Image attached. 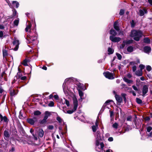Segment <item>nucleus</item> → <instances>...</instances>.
Returning <instances> with one entry per match:
<instances>
[{
  "label": "nucleus",
  "instance_id": "obj_1",
  "mask_svg": "<svg viewBox=\"0 0 152 152\" xmlns=\"http://www.w3.org/2000/svg\"><path fill=\"white\" fill-rule=\"evenodd\" d=\"M96 150L99 152H101L102 151L104 145L103 142L104 140L102 134H96Z\"/></svg>",
  "mask_w": 152,
  "mask_h": 152
},
{
  "label": "nucleus",
  "instance_id": "obj_2",
  "mask_svg": "<svg viewBox=\"0 0 152 152\" xmlns=\"http://www.w3.org/2000/svg\"><path fill=\"white\" fill-rule=\"evenodd\" d=\"M142 33L141 31L133 30L131 31L130 36L131 37H134L133 39L135 41H139L140 38L142 37Z\"/></svg>",
  "mask_w": 152,
  "mask_h": 152
},
{
  "label": "nucleus",
  "instance_id": "obj_3",
  "mask_svg": "<svg viewBox=\"0 0 152 152\" xmlns=\"http://www.w3.org/2000/svg\"><path fill=\"white\" fill-rule=\"evenodd\" d=\"M103 74L105 77L109 79L112 80L114 79L115 75L114 73L110 72L108 71L104 72Z\"/></svg>",
  "mask_w": 152,
  "mask_h": 152
},
{
  "label": "nucleus",
  "instance_id": "obj_4",
  "mask_svg": "<svg viewBox=\"0 0 152 152\" xmlns=\"http://www.w3.org/2000/svg\"><path fill=\"white\" fill-rule=\"evenodd\" d=\"M149 86L147 85H145L142 86V96H144L148 92Z\"/></svg>",
  "mask_w": 152,
  "mask_h": 152
},
{
  "label": "nucleus",
  "instance_id": "obj_5",
  "mask_svg": "<svg viewBox=\"0 0 152 152\" xmlns=\"http://www.w3.org/2000/svg\"><path fill=\"white\" fill-rule=\"evenodd\" d=\"M72 100L73 101V104H74V108L75 110H76L78 105V102L76 96H74Z\"/></svg>",
  "mask_w": 152,
  "mask_h": 152
},
{
  "label": "nucleus",
  "instance_id": "obj_6",
  "mask_svg": "<svg viewBox=\"0 0 152 152\" xmlns=\"http://www.w3.org/2000/svg\"><path fill=\"white\" fill-rule=\"evenodd\" d=\"M110 39L113 42H118L121 40V39L119 37H113V36H110Z\"/></svg>",
  "mask_w": 152,
  "mask_h": 152
},
{
  "label": "nucleus",
  "instance_id": "obj_7",
  "mask_svg": "<svg viewBox=\"0 0 152 152\" xmlns=\"http://www.w3.org/2000/svg\"><path fill=\"white\" fill-rule=\"evenodd\" d=\"M10 94L11 96V99L12 98V97L17 94L18 92H15V89H13L12 87H11L9 89Z\"/></svg>",
  "mask_w": 152,
  "mask_h": 152
},
{
  "label": "nucleus",
  "instance_id": "obj_8",
  "mask_svg": "<svg viewBox=\"0 0 152 152\" xmlns=\"http://www.w3.org/2000/svg\"><path fill=\"white\" fill-rule=\"evenodd\" d=\"M0 122L3 121L4 122L6 123H8L9 121V120L7 116H5L3 117L1 114H0Z\"/></svg>",
  "mask_w": 152,
  "mask_h": 152
},
{
  "label": "nucleus",
  "instance_id": "obj_9",
  "mask_svg": "<svg viewBox=\"0 0 152 152\" xmlns=\"http://www.w3.org/2000/svg\"><path fill=\"white\" fill-rule=\"evenodd\" d=\"M13 44L14 45H15V47L14 48V50L15 51H17L19 48V41L18 40L14 39Z\"/></svg>",
  "mask_w": 152,
  "mask_h": 152
},
{
  "label": "nucleus",
  "instance_id": "obj_10",
  "mask_svg": "<svg viewBox=\"0 0 152 152\" xmlns=\"http://www.w3.org/2000/svg\"><path fill=\"white\" fill-rule=\"evenodd\" d=\"M11 4L12 7L10 8L13 9L15 7L16 8H18L19 6V3L17 1H13Z\"/></svg>",
  "mask_w": 152,
  "mask_h": 152
},
{
  "label": "nucleus",
  "instance_id": "obj_11",
  "mask_svg": "<svg viewBox=\"0 0 152 152\" xmlns=\"http://www.w3.org/2000/svg\"><path fill=\"white\" fill-rule=\"evenodd\" d=\"M76 85L78 87L77 88L79 89L83 90H85L86 89V87L83 83H77V84H76Z\"/></svg>",
  "mask_w": 152,
  "mask_h": 152
},
{
  "label": "nucleus",
  "instance_id": "obj_12",
  "mask_svg": "<svg viewBox=\"0 0 152 152\" xmlns=\"http://www.w3.org/2000/svg\"><path fill=\"white\" fill-rule=\"evenodd\" d=\"M37 121V119L35 118H34L33 119L32 118H28L27 120V122L31 125H33L34 122L36 121Z\"/></svg>",
  "mask_w": 152,
  "mask_h": 152
},
{
  "label": "nucleus",
  "instance_id": "obj_13",
  "mask_svg": "<svg viewBox=\"0 0 152 152\" xmlns=\"http://www.w3.org/2000/svg\"><path fill=\"white\" fill-rule=\"evenodd\" d=\"M29 38V39H28L29 42V43H31L32 42L36 40L37 39L36 36H33L30 35Z\"/></svg>",
  "mask_w": 152,
  "mask_h": 152
},
{
  "label": "nucleus",
  "instance_id": "obj_14",
  "mask_svg": "<svg viewBox=\"0 0 152 152\" xmlns=\"http://www.w3.org/2000/svg\"><path fill=\"white\" fill-rule=\"evenodd\" d=\"M151 49L150 46H145L143 48L144 52L146 53H149L151 51Z\"/></svg>",
  "mask_w": 152,
  "mask_h": 152
},
{
  "label": "nucleus",
  "instance_id": "obj_15",
  "mask_svg": "<svg viewBox=\"0 0 152 152\" xmlns=\"http://www.w3.org/2000/svg\"><path fill=\"white\" fill-rule=\"evenodd\" d=\"M115 97L116 101L118 102L119 103H120L122 102L123 99L120 96L118 95H115Z\"/></svg>",
  "mask_w": 152,
  "mask_h": 152
},
{
  "label": "nucleus",
  "instance_id": "obj_16",
  "mask_svg": "<svg viewBox=\"0 0 152 152\" xmlns=\"http://www.w3.org/2000/svg\"><path fill=\"white\" fill-rule=\"evenodd\" d=\"M109 33L111 35L110 36H113V37H115L117 34V32L113 28L110 29Z\"/></svg>",
  "mask_w": 152,
  "mask_h": 152
},
{
  "label": "nucleus",
  "instance_id": "obj_17",
  "mask_svg": "<svg viewBox=\"0 0 152 152\" xmlns=\"http://www.w3.org/2000/svg\"><path fill=\"white\" fill-rule=\"evenodd\" d=\"M143 42L145 43L149 44L151 43V40L148 37H145L143 39Z\"/></svg>",
  "mask_w": 152,
  "mask_h": 152
},
{
  "label": "nucleus",
  "instance_id": "obj_18",
  "mask_svg": "<svg viewBox=\"0 0 152 152\" xmlns=\"http://www.w3.org/2000/svg\"><path fill=\"white\" fill-rule=\"evenodd\" d=\"M135 74L137 76H141L142 75V71L138 69L135 72Z\"/></svg>",
  "mask_w": 152,
  "mask_h": 152
},
{
  "label": "nucleus",
  "instance_id": "obj_19",
  "mask_svg": "<svg viewBox=\"0 0 152 152\" xmlns=\"http://www.w3.org/2000/svg\"><path fill=\"white\" fill-rule=\"evenodd\" d=\"M51 115L50 112L48 111H46L45 113V116L44 118L47 120L49 116Z\"/></svg>",
  "mask_w": 152,
  "mask_h": 152
},
{
  "label": "nucleus",
  "instance_id": "obj_20",
  "mask_svg": "<svg viewBox=\"0 0 152 152\" xmlns=\"http://www.w3.org/2000/svg\"><path fill=\"white\" fill-rule=\"evenodd\" d=\"M129 130V127H123L122 129V132H120V133H124L126 132H128Z\"/></svg>",
  "mask_w": 152,
  "mask_h": 152
},
{
  "label": "nucleus",
  "instance_id": "obj_21",
  "mask_svg": "<svg viewBox=\"0 0 152 152\" xmlns=\"http://www.w3.org/2000/svg\"><path fill=\"white\" fill-rule=\"evenodd\" d=\"M30 61V60L28 58H26L23 61L22 64L24 66H28L27 63Z\"/></svg>",
  "mask_w": 152,
  "mask_h": 152
},
{
  "label": "nucleus",
  "instance_id": "obj_22",
  "mask_svg": "<svg viewBox=\"0 0 152 152\" xmlns=\"http://www.w3.org/2000/svg\"><path fill=\"white\" fill-rule=\"evenodd\" d=\"M77 89L78 91V94L79 96L80 97V99L82 100L83 99L82 97L83 96V91L80 89H79L78 88H77Z\"/></svg>",
  "mask_w": 152,
  "mask_h": 152
},
{
  "label": "nucleus",
  "instance_id": "obj_23",
  "mask_svg": "<svg viewBox=\"0 0 152 152\" xmlns=\"http://www.w3.org/2000/svg\"><path fill=\"white\" fill-rule=\"evenodd\" d=\"M117 22H115L114 23L113 27L114 29L117 31H119L120 30L119 27L117 25Z\"/></svg>",
  "mask_w": 152,
  "mask_h": 152
},
{
  "label": "nucleus",
  "instance_id": "obj_24",
  "mask_svg": "<svg viewBox=\"0 0 152 152\" xmlns=\"http://www.w3.org/2000/svg\"><path fill=\"white\" fill-rule=\"evenodd\" d=\"M134 41L132 39H130L127 41L124 40L123 41V43H125L126 44H129L132 43Z\"/></svg>",
  "mask_w": 152,
  "mask_h": 152
},
{
  "label": "nucleus",
  "instance_id": "obj_25",
  "mask_svg": "<svg viewBox=\"0 0 152 152\" xmlns=\"http://www.w3.org/2000/svg\"><path fill=\"white\" fill-rule=\"evenodd\" d=\"M36 133H44L43 129L40 127H38L36 130Z\"/></svg>",
  "mask_w": 152,
  "mask_h": 152
},
{
  "label": "nucleus",
  "instance_id": "obj_26",
  "mask_svg": "<svg viewBox=\"0 0 152 152\" xmlns=\"http://www.w3.org/2000/svg\"><path fill=\"white\" fill-rule=\"evenodd\" d=\"M127 50L128 52H132L134 50L133 47L132 46H129L127 47Z\"/></svg>",
  "mask_w": 152,
  "mask_h": 152
},
{
  "label": "nucleus",
  "instance_id": "obj_27",
  "mask_svg": "<svg viewBox=\"0 0 152 152\" xmlns=\"http://www.w3.org/2000/svg\"><path fill=\"white\" fill-rule=\"evenodd\" d=\"M123 80L125 82H127L129 83H131L132 82V80H129L126 77H124L123 78Z\"/></svg>",
  "mask_w": 152,
  "mask_h": 152
},
{
  "label": "nucleus",
  "instance_id": "obj_28",
  "mask_svg": "<svg viewBox=\"0 0 152 152\" xmlns=\"http://www.w3.org/2000/svg\"><path fill=\"white\" fill-rule=\"evenodd\" d=\"M107 51L108 52V54L109 55L113 54L114 52V50L110 47L108 48Z\"/></svg>",
  "mask_w": 152,
  "mask_h": 152
},
{
  "label": "nucleus",
  "instance_id": "obj_29",
  "mask_svg": "<svg viewBox=\"0 0 152 152\" xmlns=\"http://www.w3.org/2000/svg\"><path fill=\"white\" fill-rule=\"evenodd\" d=\"M121 95L123 98L124 101V103H126V94H125L122 93L121 94Z\"/></svg>",
  "mask_w": 152,
  "mask_h": 152
},
{
  "label": "nucleus",
  "instance_id": "obj_30",
  "mask_svg": "<svg viewBox=\"0 0 152 152\" xmlns=\"http://www.w3.org/2000/svg\"><path fill=\"white\" fill-rule=\"evenodd\" d=\"M31 27V23H29L26 26V27L25 29V31L26 32H28V30Z\"/></svg>",
  "mask_w": 152,
  "mask_h": 152
},
{
  "label": "nucleus",
  "instance_id": "obj_31",
  "mask_svg": "<svg viewBox=\"0 0 152 152\" xmlns=\"http://www.w3.org/2000/svg\"><path fill=\"white\" fill-rule=\"evenodd\" d=\"M41 113L39 110H36L34 112V114L35 115H41Z\"/></svg>",
  "mask_w": 152,
  "mask_h": 152
},
{
  "label": "nucleus",
  "instance_id": "obj_32",
  "mask_svg": "<svg viewBox=\"0 0 152 152\" xmlns=\"http://www.w3.org/2000/svg\"><path fill=\"white\" fill-rule=\"evenodd\" d=\"M47 122V119L44 118L43 120H40L39 121V123L40 124H43L46 123Z\"/></svg>",
  "mask_w": 152,
  "mask_h": 152
},
{
  "label": "nucleus",
  "instance_id": "obj_33",
  "mask_svg": "<svg viewBox=\"0 0 152 152\" xmlns=\"http://www.w3.org/2000/svg\"><path fill=\"white\" fill-rule=\"evenodd\" d=\"M8 53L6 50H3V55L4 57H6L8 55Z\"/></svg>",
  "mask_w": 152,
  "mask_h": 152
},
{
  "label": "nucleus",
  "instance_id": "obj_34",
  "mask_svg": "<svg viewBox=\"0 0 152 152\" xmlns=\"http://www.w3.org/2000/svg\"><path fill=\"white\" fill-rule=\"evenodd\" d=\"M4 138L5 140H8L10 136L9 134H4Z\"/></svg>",
  "mask_w": 152,
  "mask_h": 152
},
{
  "label": "nucleus",
  "instance_id": "obj_35",
  "mask_svg": "<svg viewBox=\"0 0 152 152\" xmlns=\"http://www.w3.org/2000/svg\"><path fill=\"white\" fill-rule=\"evenodd\" d=\"M18 130L20 133H25V132L24 129L22 127H20L19 128Z\"/></svg>",
  "mask_w": 152,
  "mask_h": 152
},
{
  "label": "nucleus",
  "instance_id": "obj_36",
  "mask_svg": "<svg viewBox=\"0 0 152 152\" xmlns=\"http://www.w3.org/2000/svg\"><path fill=\"white\" fill-rule=\"evenodd\" d=\"M136 102L137 104H141L142 103V100L138 98H136Z\"/></svg>",
  "mask_w": 152,
  "mask_h": 152
},
{
  "label": "nucleus",
  "instance_id": "obj_37",
  "mask_svg": "<svg viewBox=\"0 0 152 152\" xmlns=\"http://www.w3.org/2000/svg\"><path fill=\"white\" fill-rule=\"evenodd\" d=\"M12 11L13 13L12 15L14 17L16 16L17 15V12L15 8H13V9H12Z\"/></svg>",
  "mask_w": 152,
  "mask_h": 152
},
{
  "label": "nucleus",
  "instance_id": "obj_38",
  "mask_svg": "<svg viewBox=\"0 0 152 152\" xmlns=\"http://www.w3.org/2000/svg\"><path fill=\"white\" fill-rule=\"evenodd\" d=\"M137 116L136 115H135V117L134 118L133 120V122L134 123V124L137 127Z\"/></svg>",
  "mask_w": 152,
  "mask_h": 152
},
{
  "label": "nucleus",
  "instance_id": "obj_39",
  "mask_svg": "<svg viewBox=\"0 0 152 152\" xmlns=\"http://www.w3.org/2000/svg\"><path fill=\"white\" fill-rule=\"evenodd\" d=\"M56 120L60 123H61L63 121L62 119L61 118V117L58 115L56 117Z\"/></svg>",
  "mask_w": 152,
  "mask_h": 152
},
{
  "label": "nucleus",
  "instance_id": "obj_40",
  "mask_svg": "<svg viewBox=\"0 0 152 152\" xmlns=\"http://www.w3.org/2000/svg\"><path fill=\"white\" fill-rule=\"evenodd\" d=\"M22 76V74H21H21H18V73H17V75L15 76V78H16V79L20 78L21 76Z\"/></svg>",
  "mask_w": 152,
  "mask_h": 152
},
{
  "label": "nucleus",
  "instance_id": "obj_41",
  "mask_svg": "<svg viewBox=\"0 0 152 152\" xmlns=\"http://www.w3.org/2000/svg\"><path fill=\"white\" fill-rule=\"evenodd\" d=\"M116 55L117 56L118 59L119 60H121V59L122 58V56L120 54L118 53H116Z\"/></svg>",
  "mask_w": 152,
  "mask_h": 152
},
{
  "label": "nucleus",
  "instance_id": "obj_42",
  "mask_svg": "<svg viewBox=\"0 0 152 152\" xmlns=\"http://www.w3.org/2000/svg\"><path fill=\"white\" fill-rule=\"evenodd\" d=\"M118 124L116 122L114 124H113L112 125L113 127V128H115L116 129H117L118 128Z\"/></svg>",
  "mask_w": 152,
  "mask_h": 152
},
{
  "label": "nucleus",
  "instance_id": "obj_43",
  "mask_svg": "<svg viewBox=\"0 0 152 152\" xmlns=\"http://www.w3.org/2000/svg\"><path fill=\"white\" fill-rule=\"evenodd\" d=\"M76 110L74 109V108H73V109L72 110H68L67 111V113L69 114H71L73 113L74 112H75Z\"/></svg>",
  "mask_w": 152,
  "mask_h": 152
},
{
  "label": "nucleus",
  "instance_id": "obj_44",
  "mask_svg": "<svg viewBox=\"0 0 152 152\" xmlns=\"http://www.w3.org/2000/svg\"><path fill=\"white\" fill-rule=\"evenodd\" d=\"M131 27L134 28L135 25L136 23L133 20H132L131 22Z\"/></svg>",
  "mask_w": 152,
  "mask_h": 152
},
{
  "label": "nucleus",
  "instance_id": "obj_45",
  "mask_svg": "<svg viewBox=\"0 0 152 152\" xmlns=\"http://www.w3.org/2000/svg\"><path fill=\"white\" fill-rule=\"evenodd\" d=\"M139 13L140 15V16H142L144 15V12L143 11V10L141 9H140L139 10Z\"/></svg>",
  "mask_w": 152,
  "mask_h": 152
},
{
  "label": "nucleus",
  "instance_id": "obj_46",
  "mask_svg": "<svg viewBox=\"0 0 152 152\" xmlns=\"http://www.w3.org/2000/svg\"><path fill=\"white\" fill-rule=\"evenodd\" d=\"M152 130V127L150 126H148L146 128L147 132H150Z\"/></svg>",
  "mask_w": 152,
  "mask_h": 152
},
{
  "label": "nucleus",
  "instance_id": "obj_47",
  "mask_svg": "<svg viewBox=\"0 0 152 152\" xmlns=\"http://www.w3.org/2000/svg\"><path fill=\"white\" fill-rule=\"evenodd\" d=\"M139 67L140 68V70L142 71V70L145 68V66L142 64H140L139 65Z\"/></svg>",
  "mask_w": 152,
  "mask_h": 152
},
{
  "label": "nucleus",
  "instance_id": "obj_48",
  "mask_svg": "<svg viewBox=\"0 0 152 152\" xmlns=\"http://www.w3.org/2000/svg\"><path fill=\"white\" fill-rule=\"evenodd\" d=\"M97 126L94 125H93V126H92V128L93 132H95L96 131L97 129Z\"/></svg>",
  "mask_w": 152,
  "mask_h": 152
},
{
  "label": "nucleus",
  "instance_id": "obj_49",
  "mask_svg": "<svg viewBox=\"0 0 152 152\" xmlns=\"http://www.w3.org/2000/svg\"><path fill=\"white\" fill-rule=\"evenodd\" d=\"M54 103L53 102L51 101L50 102V103L48 104V106L49 107H52L54 106Z\"/></svg>",
  "mask_w": 152,
  "mask_h": 152
},
{
  "label": "nucleus",
  "instance_id": "obj_50",
  "mask_svg": "<svg viewBox=\"0 0 152 152\" xmlns=\"http://www.w3.org/2000/svg\"><path fill=\"white\" fill-rule=\"evenodd\" d=\"M106 107V104H104V105L102 106L101 109V112H103L104 110V109H105Z\"/></svg>",
  "mask_w": 152,
  "mask_h": 152
},
{
  "label": "nucleus",
  "instance_id": "obj_51",
  "mask_svg": "<svg viewBox=\"0 0 152 152\" xmlns=\"http://www.w3.org/2000/svg\"><path fill=\"white\" fill-rule=\"evenodd\" d=\"M124 13V10L123 9H121L120 10L119 14L120 15H123Z\"/></svg>",
  "mask_w": 152,
  "mask_h": 152
},
{
  "label": "nucleus",
  "instance_id": "obj_52",
  "mask_svg": "<svg viewBox=\"0 0 152 152\" xmlns=\"http://www.w3.org/2000/svg\"><path fill=\"white\" fill-rule=\"evenodd\" d=\"M19 20H15L14 21V24L16 26H18L19 23Z\"/></svg>",
  "mask_w": 152,
  "mask_h": 152
},
{
  "label": "nucleus",
  "instance_id": "obj_53",
  "mask_svg": "<svg viewBox=\"0 0 152 152\" xmlns=\"http://www.w3.org/2000/svg\"><path fill=\"white\" fill-rule=\"evenodd\" d=\"M146 69L148 71H150L151 70V67L150 65H148L146 67Z\"/></svg>",
  "mask_w": 152,
  "mask_h": 152
},
{
  "label": "nucleus",
  "instance_id": "obj_54",
  "mask_svg": "<svg viewBox=\"0 0 152 152\" xmlns=\"http://www.w3.org/2000/svg\"><path fill=\"white\" fill-rule=\"evenodd\" d=\"M65 104L67 107H69L70 105L69 102V101L66 99H65Z\"/></svg>",
  "mask_w": 152,
  "mask_h": 152
},
{
  "label": "nucleus",
  "instance_id": "obj_55",
  "mask_svg": "<svg viewBox=\"0 0 152 152\" xmlns=\"http://www.w3.org/2000/svg\"><path fill=\"white\" fill-rule=\"evenodd\" d=\"M132 117L131 116H129L127 117L126 118V120L127 121H132Z\"/></svg>",
  "mask_w": 152,
  "mask_h": 152
},
{
  "label": "nucleus",
  "instance_id": "obj_56",
  "mask_svg": "<svg viewBox=\"0 0 152 152\" xmlns=\"http://www.w3.org/2000/svg\"><path fill=\"white\" fill-rule=\"evenodd\" d=\"M125 43H123L122 44H121L120 46V49H123V48L125 45Z\"/></svg>",
  "mask_w": 152,
  "mask_h": 152
},
{
  "label": "nucleus",
  "instance_id": "obj_57",
  "mask_svg": "<svg viewBox=\"0 0 152 152\" xmlns=\"http://www.w3.org/2000/svg\"><path fill=\"white\" fill-rule=\"evenodd\" d=\"M19 118L20 119H23L24 117L23 116L22 114H21V112H20L19 113Z\"/></svg>",
  "mask_w": 152,
  "mask_h": 152
},
{
  "label": "nucleus",
  "instance_id": "obj_58",
  "mask_svg": "<svg viewBox=\"0 0 152 152\" xmlns=\"http://www.w3.org/2000/svg\"><path fill=\"white\" fill-rule=\"evenodd\" d=\"M6 1L10 7H12L11 4L10 3V1L9 0H6Z\"/></svg>",
  "mask_w": 152,
  "mask_h": 152
},
{
  "label": "nucleus",
  "instance_id": "obj_59",
  "mask_svg": "<svg viewBox=\"0 0 152 152\" xmlns=\"http://www.w3.org/2000/svg\"><path fill=\"white\" fill-rule=\"evenodd\" d=\"M3 35L4 33L3 31H0V38H2L3 37Z\"/></svg>",
  "mask_w": 152,
  "mask_h": 152
},
{
  "label": "nucleus",
  "instance_id": "obj_60",
  "mask_svg": "<svg viewBox=\"0 0 152 152\" xmlns=\"http://www.w3.org/2000/svg\"><path fill=\"white\" fill-rule=\"evenodd\" d=\"M113 102V101L112 100H108L106 101L104 104H105L107 105V104L109 103L110 102Z\"/></svg>",
  "mask_w": 152,
  "mask_h": 152
},
{
  "label": "nucleus",
  "instance_id": "obj_61",
  "mask_svg": "<svg viewBox=\"0 0 152 152\" xmlns=\"http://www.w3.org/2000/svg\"><path fill=\"white\" fill-rule=\"evenodd\" d=\"M110 112V117H111L114 114V112L113 111H111L110 110H109Z\"/></svg>",
  "mask_w": 152,
  "mask_h": 152
},
{
  "label": "nucleus",
  "instance_id": "obj_62",
  "mask_svg": "<svg viewBox=\"0 0 152 152\" xmlns=\"http://www.w3.org/2000/svg\"><path fill=\"white\" fill-rule=\"evenodd\" d=\"M137 69V67L136 66L134 65L132 67V71L133 72H135Z\"/></svg>",
  "mask_w": 152,
  "mask_h": 152
},
{
  "label": "nucleus",
  "instance_id": "obj_63",
  "mask_svg": "<svg viewBox=\"0 0 152 152\" xmlns=\"http://www.w3.org/2000/svg\"><path fill=\"white\" fill-rule=\"evenodd\" d=\"M130 92L131 93H132L133 94V95L134 96H136V94L135 93V92L134 91L132 90L130 91Z\"/></svg>",
  "mask_w": 152,
  "mask_h": 152
},
{
  "label": "nucleus",
  "instance_id": "obj_64",
  "mask_svg": "<svg viewBox=\"0 0 152 152\" xmlns=\"http://www.w3.org/2000/svg\"><path fill=\"white\" fill-rule=\"evenodd\" d=\"M144 119L146 121H149L150 120V118L148 116L146 117Z\"/></svg>",
  "mask_w": 152,
  "mask_h": 152
}]
</instances>
